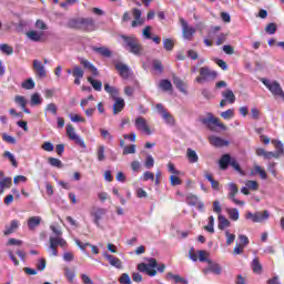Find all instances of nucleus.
Returning a JSON list of instances; mask_svg holds the SVG:
<instances>
[{"label": "nucleus", "instance_id": "nucleus-36", "mask_svg": "<svg viewBox=\"0 0 284 284\" xmlns=\"http://www.w3.org/2000/svg\"><path fill=\"white\" fill-rule=\"evenodd\" d=\"M95 156H97L98 161H100V162L105 161V146L103 144H101L97 148Z\"/></svg>", "mask_w": 284, "mask_h": 284}, {"label": "nucleus", "instance_id": "nucleus-40", "mask_svg": "<svg viewBox=\"0 0 284 284\" xmlns=\"http://www.w3.org/2000/svg\"><path fill=\"white\" fill-rule=\"evenodd\" d=\"M209 263V270L210 272H212V274H216L217 276L221 275V265H219L217 263H212L211 261H207Z\"/></svg>", "mask_w": 284, "mask_h": 284}, {"label": "nucleus", "instance_id": "nucleus-56", "mask_svg": "<svg viewBox=\"0 0 284 284\" xmlns=\"http://www.w3.org/2000/svg\"><path fill=\"white\" fill-rule=\"evenodd\" d=\"M231 168L235 170V172H239L240 174H243V170L241 169V164L236 161V159L232 158L231 160Z\"/></svg>", "mask_w": 284, "mask_h": 284}, {"label": "nucleus", "instance_id": "nucleus-64", "mask_svg": "<svg viewBox=\"0 0 284 284\" xmlns=\"http://www.w3.org/2000/svg\"><path fill=\"white\" fill-rule=\"evenodd\" d=\"M144 165L148 170L154 168V158H152V155H148Z\"/></svg>", "mask_w": 284, "mask_h": 284}, {"label": "nucleus", "instance_id": "nucleus-2", "mask_svg": "<svg viewBox=\"0 0 284 284\" xmlns=\"http://www.w3.org/2000/svg\"><path fill=\"white\" fill-rule=\"evenodd\" d=\"M120 39L123 41V48L128 50L131 54H134L135 57H143L145 53V49L143 48V44L139 41V38L136 36H125L121 34Z\"/></svg>", "mask_w": 284, "mask_h": 284}, {"label": "nucleus", "instance_id": "nucleus-52", "mask_svg": "<svg viewBox=\"0 0 284 284\" xmlns=\"http://www.w3.org/2000/svg\"><path fill=\"white\" fill-rule=\"evenodd\" d=\"M222 119H225V121H230V119H233L234 116V109H229L221 113Z\"/></svg>", "mask_w": 284, "mask_h": 284}, {"label": "nucleus", "instance_id": "nucleus-14", "mask_svg": "<svg viewBox=\"0 0 284 284\" xmlns=\"http://www.w3.org/2000/svg\"><path fill=\"white\" fill-rule=\"evenodd\" d=\"M103 258H105V261H108V263L112 267H115L116 270H123V262L121 261V258H119L108 252L103 253Z\"/></svg>", "mask_w": 284, "mask_h": 284}, {"label": "nucleus", "instance_id": "nucleus-41", "mask_svg": "<svg viewBox=\"0 0 284 284\" xmlns=\"http://www.w3.org/2000/svg\"><path fill=\"white\" fill-rule=\"evenodd\" d=\"M64 276L67 277V281H69V283H74L77 273H74V271L70 270V267H64Z\"/></svg>", "mask_w": 284, "mask_h": 284}, {"label": "nucleus", "instance_id": "nucleus-10", "mask_svg": "<svg viewBox=\"0 0 284 284\" xmlns=\"http://www.w3.org/2000/svg\"><path fill=\"white\" fill-rule=\"evenodd\" d=\"M67 136H69L71 141H74L77 145H80V148H85V141L77 134L72 124L67 125Z\"/></svg>", "mask_w": 284, "mask_h": 284}, {"label": "nucleus", "instance_id": "nucleus-9", "mask_svg": "<svg viewBox=\"0 0 284 284\" xmlns=\"http://www.w3.org/2000/svg\"><path fill=\"white\" fill-rule=\"evenodd\" d=\"M227 187H229L227 199H230V201L235 203V205H245L244 201L236 200V194H239V186L234 182H231L227 184Z\"/></svg>", "mask_w": 284, "mask_h": 284}, {"label": "nucleus", "instance_id": "nucleus-3", "mask_svg": "<svg viewBox=\"0 0 284 284\" xmlns=\"http://www.w3.org/2000/svg\"><path fill=\"white\" fill-rule=\"evenodd\" d=\"M156 268L160 274H163V272H165V264H159L154 257L149 258L148 263L138 264V270L148 276H156Z\"/></svg>", "mask_w": 284, "mask_h": 284}, {"label": "nucleus", "instance_id": "nucleus-25", "mask_svg": "<svg viewBox=\"0 0 284 284\" xmlns=\"http://www.w3.org/2000/svg\"><path fill=\"white\" fill-rule=\"evenodd\" d=\"M43 31L38 32L36 30L27 32L28 39H30V41H34L36 43H39V41H43Z\"/></svg>", "mask_w": 284, "mask_h": 284}, {"label": "nucleus", "instance_id": "nucleus-4", "mask_svg": "<svg viewBox=\"0 0 284 284\" xmlns=\"http://www.w3.org/2000/svg\"><path fill=\"white\" fill-rule=\"evenodd\" d=\"M71 28H75V30H83V32H94L97 30V23L92 18H79L72 20Z\"/></svg>", "mask_w": 284, "mask_h": 284}, {"label": "nucleus", "instance_id": "nucleus-53", "mask_svg": "<svg viewBox=\"0 0 284 284\" xmlns=\"http://www.w3.org/2000/svg\"><path fill=\"white\" fill-rule=\"evenodd\" d=\"M162 118L164 119L165 123H168L169 125H174L175 120L170 112L166 111Z\"/></svg>", "mask_w": 284, "mask_h": 284}, {"label": "nucleus", "instance_id": "nucleus-63", "mask_svg": "<svg viewBox=\"0 0 284 284\" xmlns=\"http://www.w3.org/2000/svg\"><path fill=\"white\" fill-rule=\"evenodd\" d=\"M41 148L44 152H54V144L52 142H44Z\"/></svg>", "mask_w": 284, "mask_h": 284}, {"label": "nucleus", "instance_id": "nucleus-23", "mask_svg": "<svg viewBox=\"0 0 284 284\" xmlns=\"http://www.w3.org/2000/svg\"><path fill=\"white\" fill-rule=\"evenodd\" d=\"M113 101V114H119L123 112V109L125 108V100H123L122 98H116Z\"/></svg>", "mask_w": 284, "mask_h": 284}, {"label": "nucleus", "instance_id": "nucleus-24", "mask_svg": "<svg viewBox=\"0 0 284 284\" xmlns=\"http://www.w3.org/2000/svg\"><path fill=\"white\" fill-rule=\"evenodd\" d=\"M232 155L230 154H223L219 161V165L221 170H227L230 168V164L232 163Z\"/></svg>", "mask_w": 284, "mask_h": 284}, {"label": "nucleus", "instance_id": "nucleus-12", "mask_svg": "<svg viewBox=\"0 0 284 284\" xmlns=\"http://www.w3.org/2000/svg\"><path fill=\"white\" fill-rule=\"evenodd\" d=\"M108 214L106 209L102 207H93L91 211V216H93V222L95 223L97 227H101V219Z\"/></svg>", "mask_w": 284, "mask_h": 284}, {"label": "nucleus", "instance_id": "nucleus-29", "mask_svg": "<svg viewBox=\"0 0 284 284\" xmlns=\"http://www.w3.org/2000/svg\"><path fill=\"white\" fill-rule=\"evenodd\" d=\"M27 225L29 230H36L41 225V216H31L29 217Z\"/></svg>", "mask_w": 284, "mask_h": 284}, {"label": "nucleus", "instance_id": "nucleus-48", "mask_svg": "<svg viewBox=\"0 0 284 284\" xmlns=\"http://www.w3.org/2000/svg\"><path fill=\"white\" fill-rule=\"evenodd\" d=\"M163 45L168 52H172V50H174V41L172 39H164Z\"/></svg>", "mask_w": 284, "mask_h": 284}, {"label": "nucleus", "instance_id": "nucleus-37", "mask_svg": "<svg viewBox=\"0 0 284 284\" xmlns=\"http://www.w3.org/2000/svg\"><path fill=\"white\" fill-rule=\"evenodd\" d=\"M217 219H219V225H217L219 230H225V227H230V224H231L230 220H227L225 216L220 214Z\"/></svg>", "mask_w": 284, "mask_h": 284}, {"label": "nucleus", "instance_id": "nucleus-45", "mask_svg": "<svg viewBox=\"0 0 284 284\" xmlns=\"http://www.w3.org/2000/svg\"><path fill=\"white\" fill-rule=\"evenodd\" d=\"M48 163L52 165V168H58V169L63 168V162H61V160L57 158H49Z\"/></svg>", "mask_w": 284, "mask_h": 284}, {"label": "nucleus", "instance_id": "nucleus-19", "mask_svg": "<svg viewBox=\"0 0 284 284\" xmlns=\"http://www.w3.org/2000/svg\"><path fill=\"white\" fill-rule=\"evenodd\" d=\"M21 225V222L19 220H12L9 226H6V230L3 231L4 236H10V234H14L17 230H19V226Z\"/></svg>", "mask_w": 284, "mask_h": 284}, {"label": "nucleus", "instance_id": "nucleus-51", "mask_svg": "<svg viewBox=\"0 0 284 284\" xmlns=\"http://www.w3.org/2000/svg\"><path fill=\"white\" fill-rule=\"evenodd\" d=\"M0 186L10 190L12 187V178H4L0 181Z\"/></svg>", "mask_w": 284, "mask_h": 284}, {"label": "nucleus", "instance_id": "nucleus-33", "mask_svg": "<svg viewBox=\"0 0 284 284\" xmlns=\"http://www.w3.org/2000/svg\"><path fill=\"white\" fill-rule=\"evenodd\" d=\"M88 81L92 85L93 90H95L97 92H101V90L103 89V82H101L100 80H94L92 77H89Z\"/></svg>", "mask_w": 284, "mask_h": 284}, {"label": "nucleus", "instance_id": "nucleus-62", "mask_svg": "<svg viewBox=\"0 0 284 284\" xmlns=\"http://www.w3.org/2000/svg\"><path fill=\"white\" fill-rule=\"evenodd\" d=\"M229 216L232 221H239V210L237 209H230Z\"/></svg>", "mask_w": 284, "mask_h": 284}, {"label": "nucleus", "instance_id": "nucleus-7", "mask_svg": "<svg viewBox=\"0 0 284 284\" xmlns=\"http://www.w3.org/2000/svg\"><path fill=\"white\" fill-rule=\"evenodd\" d=\"M245 219L247 221H252L253 223H263V221H267V219H270V211L256 213L247 212Z\"/></svg>", "mask_w": 284, "mask_h": 284}, {"label": "nucleus", "instance_id": "nucleus-17", "mask_svg": "<svg viewBox=\"0 0 284 284\" xmlns=\"http://www.w3.org/2000/svg\"><path fill=\"white\" fill-rule=\"evenodd\" d=\"M49 245H54V247H62V250H65L68 247V242L61 236H51L49 239Z\"/></svg>", "mask_w": 284, "mask_h": 284}, {"label": "nucleus", "instance_id": "nucleus-21", "mask_svg": "<svg viewBox=\"0 0 284 284\" xmlns=\"http://www.w3.org/2000/svg\"><path fill=\"white\" fill-rule=\"evenodd\" d=\"M211 145H214V148H225L227 145H230V142L224 140L223 138H219V136H211L209 139Z\"/></svg>", "mask_w": 284, "mask_h": 284}, {"label": "nucleus", "instance_id": "nucleus-18", "mask_svg": "<svg viewBox=\"0 0 284 284\" xmlns=\"http://www.w3.org/2000/svg\"><path fill=\"white\" fill-rule=\"evenodd\" d=\"M84 74L85 72L83 71V69H81V67L79 65L73 67L72 77L74 78L75 85H81V80L83 79Z\"/></svg>", "mask_w": 284, "mask_h": 284}, {"label": "nucleus", "instance_id": "nucleus-39", "mask_svg": "<svg viewBox=\"0 0 284 284\" xmlns=\"http://www.w3.org/2000/svg\"><path fill=\"white\" fill-rule=\"evenodd\" d=\"M159 88H161L163 92H170V90H172V82L168 79L161 80L159 83Z\"/></svg>", "mask_w": 284, "mask_h": 284}, {"label": "nucleus", "instance_id": "nucleus-59", "mask_svg": "<svg viewBox=\"0 0 284 284\" xmlns=\"http://www.w3.org/2000/svg\"><path fill=\"white\" fill-rule=\"evenodd\" d=\"M170 181H171V185L173 187H176V185H182L183 181L181 180V178L176 176V175H171L170 176Z\"/></svg>", "mask_w": 284, "mask_h": 284}, {"label": "nucleus", "instance_id": "nucleus-44", "mask_svg": "<svg viewBox=\"0 0 284 284\" xmlns=\"http://www.w3.org/2000/svg\"><path fill=\"white\" fill-rule=\"evenodd\" d=\"M186 203L187 205H191L192 207L196 206L199 203V196L194 195V194H189L186 196Z\"/></svg>", "mask_w": 284, "mask_h": 284}, {"label": "nucleus", "instance_id": "nucleus-61", "mask_svg": "<svg viewBox=\"0 0 284 284\" xmlns=\"http://www.w3.org/2000/svg\"><path fill=\"white\" fill-rule=\"evenodd\" d=\"M100 133H101V136H103L108 141H113L114 140V136L110 133L109 130L100 129Z\"/></svg>", "mask_w": 284, "mask_h": 284}, {"label": "nucleus", "instance_id": "nucleus-16", "mask_svg": "<svg viewBox=\"0 0 284 284\" xmlns=\"http://www.w3.org/2000/svg\"><path fill=\"white\" fill-rule=\"evenodd\" d=\"M115 70H118L121 79H130V67L123 62H115Z\"/></svg>", "mask_w": 284, "mask_h": 284}, {"label": "nucleus", "instance_id": "nucleus-57", "mask_svg": "<svg viewBox=\"0 0 284 284\" xmlns=\"http://www.w3.org/2000/svg\"><path fill=\"white\" fill-rule=\"evenodd\" d=\"M2 141L9 143L10 145H14L17 143V139L14 136L8 135L7 133L2 134Z\"/></svg>", "mask_w": 284, "mask_h": 284}, {"label": "nucleus", "instance_id": "nucleus-58", "mask_svg": "<svg viewBox=\"0 0 284 284\" xmlns=\"http://www.w3.org/2000/svg\"><path fill=\"white\" fill-rule=\"evenodd\" d=\"M119 283H121V284H132V278H130V275L128 273H123L119 278Z\"/></svg>", "mask_w": 284, "mask_h": 284}, {"label": "nucleus", "instance_id": "nucleus-1", "mask_svg": "<svg viewBox=\"0 0 284 284\" xmlns=\"http://www.w3.org/2000/svg\"><path fill=\"white\" fill-rule=\"evenodd\" d=\"M120 39L123 41V48L128 50L131 54H134L135 57H143L145 53V49L143 48V44L139 41V38L136 36H125L121 34Z\"/></svg>", "mask_w": 284, "mask_h": 284}, {"label": "nucleus", "instance_id": "nucleus-55", "mask_svg": "<svg viewBox=\"0 0 284 284\" xmlns=\"http://www.w3.org/2000/svg\"><path fill=\"white\" fill-rule=\"evenodd\" d=\"M0 50L4 54H14V49L12 47H10L9 44H1Z\"/></svg>", "mask_w": 284, "mask_h": 284}, {"label": "nucleus", "instance_id": "nucleus-27", "mask_svg": "<svg viewBox=\"0 0 284 284\" xmlns=\"http://www.w3.org/2000/svg\"><path fill=\"white\" fill-rule=\"evenodd\" d=\"M93 52H97L105 59H110L112 57V50H110L108 47H95L93 48Z\"/></svg>", "mask_w": 284, "mask_h": 284}, {"label": "nucleus", "instance_id": "nucleus-30", "mask_svg": "<svg viewBox=\"0 0 284 284\" xmlns=\"http://www.w3.org/2000/svg\"><path fill=\"white\" fill-rule=\"evenodd\" d=\"M251 267L254 274H263V265H261L258 257L253 258Z\"/></svg>", "mask_w": 284, "mask_h": 284}, {"label": "nucleus", "instance_id": "nucleus-54", "mask_svg": "<svg viewBox=\"0 0 284 284\" xmlns=\"http://www.w3.org/2000/svg\"><path fill=\"white\" fill-rule=\"evenodd\" d=\"M153 69L156 70L158 72L163 73V70H165V67L163 65V62L160 60H154L153 61Z\"/></svg>", "mask_w": 284, "mask_h": 284}, {"label": "nucleus", "instance_id": "nucleus-13", "mask_svg": "<svg viewBox=\"0 0 284 284\" xmlns=\"http://www.w3.org/2000/svg\"><path fill=\"white\" fill-rule=\"evenodd\" d=\"M135 128L139 132H143L146 135L152 134V130H150V125H148V120L143 116H138L135 119Z\"/></svg>", "mask_w": 284, "mask_h": 284}, {"label": "nucleus", "instance_id": "nucleus-15", "mask_svg": "<svg viewBox=\"0 0 284 284\" xmlns=\"http://www.w3.org/2000/svg\"><path fill=\"white\" fill-rule=\"evenodd\" d=\"M33 72L38 79H45L48 77V71L41 61L33 60Z\"/></svg>", "mask_w": 284, "mask_h": 284}, {"label": "nucleus", "instance_id": "nucleus-60", "mask_svg": "<svg viewBox=\"0 0 284 284\" xmlns=\"http://www.w3.org/2000/svg\"><path fill=\"white\" fill-rule=\"evenodd\" d=\"M14 101L18 103V105L22 106V109H26L28 102L23 95H16Z\"/></svg>", "mask_w": 284, "mask_h": 284}, {"label": "nucleus", "instance_id": "nucleus-31", "mask_svg": "<svg viewBox=\"0 0 284 284\" xmlns=\"http://www.w3.org/2000/svg\"><path fill=\"white\" fill-rule=\"evenodd\" d=\"M222 97L227 103L231 104L234 103V101H236V95L234 94V91H232L231 89H227L226 91L222 92Z\"/></svg>", "mask_w": 284, "mask_h": 284}, {"label": "nucleus", "instance_id": "nucleus-11", "mask_svg": "<svg viewBox=\"0 0 284 284\" xmlns=\"http://www.w3.org/2000/svg\"><path fill=\"white\" fill-rule=\"evenodd\" d=\"M133 21L131 22V28H139V26H143L145 23V19L143 17V12L141 9L133 8L131 10Z\"/></svg>", "mask_w": 284, "mask_h": 284}, {"label": "nucleus", "instance_id": "nucleus-38", "mask_svg": "<svg viewBox=\"0 0 284 284\" xmlns=\"http://www.w3.org/2000/svg\"><path fill=\"white\" fill-rule=\"evenodd\" d=\"M4 159H8L13 168H19V162H17V158L10 151H6L3 153Z\"/></svg>", "mask_w": 284, "mask_h": 284}, {"label": "nucleus", "instance_id": "nucleus-28", "mask_svg": "<svg viewBox=\"0 0 284 284\" xmlns=\"http://www.w3.org/2000/svg\"><path fill=\"white\" fill-rule=\"evenodd\" d=\"M252 176H256V174L260 175V179H267V172H265V169L261 168V165L255 164L253 170L251 171Z\"/></svg>", "mask_w": 284, "mask_h": 284}, {"label": "nucleus", "instance_id": "nucleus-35", "mask_svg": "<svg viewBox=\"0 0 284 284\" xmlns=\"http://www.w3.org/2000/svg\"><path fill=\"white\" fill-rule=\"evenodd\" d=\"M168 276L174 281L175 284H190L185 277H182L179 274L169 273Z\"/></svg>", "mask_w": 284, "mask_h": 284}, {"label": "nucleus", "instance_id": "nucleus-46", "mask_svg": "<svg viewBox=\"0 0 284 284\" xmlns=\"http://www.w3.org/2000/svg\"><path fill=\"white\" fill-rule=\"evenodd\" d=\"M245 186L248 189V190H252L253 192H256L258 191V182L254 181V180H247L245 182Z\"/></svg>", "mask_w": 284, "mask_h": 284}, {"label": "nucleus", "instance_id": "nucleus-5", "mask_svg": "<svg viewBox=\"0 0 284 284\" xmlns=\"http://www.w3.org/2000/svg\"><path fill=\"white\" fill-rule=\"evenodd\" d=\"M200 75L195 78L196 83H210V81H215L216 77H219V73L210 67H201Z\"/></svg>", "mask_w": 284, "mask_h": 284}, {"label": "nucleus", "instance_id": "nucleus-49", "mask_svg": "<svg viewBox=\"0 0 284 284\" xmlns=\"http://www.w3.org/2000/svg\"><path fill=\"white\" fill-rule=\"evenodd\" d=\"M276 30H277L276 23L271 22L266 26L265 33L266 34H276Z\"/></svg>", "mask_w": 284, "mask_h": 284}, {"label": "nucleus", "instance_id": "nucleus-32", "mask_svg": "<svg viewBox=\"0 0 284 284\" xmlns=\"http://www.w3.org/2000/svg\"><path fill=\"white\" fill-rule=\"evenodd\" d=\"M173 83L175 85V88H178V90H180V92H183V94H187V90L185 89V82H183V80H181V78H173Z\"/></svg>", "mask_w": 284, "mask_h": 284}, {"label": "nucleus", "instance_id": "nucleus-20", "mask_svg": "<svg viewBox=\"0 0 284 284\" xmlns=\"http://www.w3.org/2000/svg\"><path fill=\"white\" fill-rule=\"evenodd\" d=\"M80 64L83 65V68L85 70H90V72L93 77H99V69H97V67H94V64H92V62H90L85 59H81Z\"/></svg>", "mask_w": 284, "mask_h": 284}, {"label": "nucleus", "instance_id": "nucleus-6", "mask_svg": "<svg viewBox=\"0 0 284 284\" xmlns=\"http://www.w3.org/2000/svg\"><path fill=\"white\" fill-rule=\"evenodd\" d=\"M202 123L206 125L212 132H216V128H220L221 130H227V126H225V124H223L219 118H214L212 113H210L209 118H204Z\"/></svg>", "mask_w": 284, "mask_h": 284}, {"label": "nucleus", "instance_id": "nucleus-22", "mask_svg": "<svg viewBox=\"0 0 284 284\" xmlns=\"http://www.w3.org/2000/svg\"><path fill=\"white\" fill-rule=\"evenodd\" d=\"M104 91L110 95L112 101L119 99V89H116V87H112L110 83H104Z\"/></svg>", "mask_w": 284, "mask_h": 284}, {"label": "nucleus", "instance_id": "nucleus-26", "mask_svg": "<svg viewBox=\"0 0 284 284\" xmlns=\"http://www.w3.org/2000/svg\"><path fill=\"white\" fill-rule=\"evenodd\" d=\"M204 178L211 182L212 190H214L215 192H221V184L219 183V181L214 180L213 175L210 172L205 171Z\"/></svg>", "mask_w": 284, "mask_h": 284}, {"label": "nucleus", "instance_id": "nucleus-50", "mask_svg": "<svg viewBox=\"0 0 284 284\" xmlns=\"http://www.w3.org/2000/svg\"><path fill=\"white\" fill-rule=\"evenodd\" d=\"M204 230L211 234H214V216H209V224L204 226Z\"/></svg>", "mask_w": 284, "mask_h": 284}, {"label": "nucleus", "instance_id": "nucleus-8", "mask_svg": "<svg viewBox=\"0 0 284 284\" xmlns=\"http://www.w3.org/2000/svg\"><path fill=\"white\" fill-rule=\"evenodd\" d=\"M180 23L182 26V34L186 41H192V38L196 34V29L187 24L185 19L181 18Z\"/></svg>", "mask_w": 284, "mask_h": 284}, {"label": "nucleus", "instance_id": "nucleus-42", "mask_svg": "<svg viewBox=\"0 0 284 284\" xmlns=\"http://www.w3.org/2000/svg\"><path fill=\"white\" fill-rule=\"evenodd\" d=\"M31 105L34 106V105H41V103H43V98H41V94L40 93H33L31 95Z\"/></svg>", "mask_w": 284, "mask_h": 284}, {"label": "nucleus", "instance_id": "nucleus-43", "mask_svg": "<svg viewBox=\"0 0 284 284\" xmlns=\"http://www.w3.org/2000/svg\"><path fill=\"white\" fill-rule=\"evenodd\" d=\"M122 154L123 156H128V154H136V144L124 146Z\"/></svg>", "mask_w": 284, "mask_h": 284}, {"label": "nucleus", "instance_id": "nucleus-34", "mask_svg": "<svg viewBox=\"0 0 284 284\" xmlns=\"http://www.w3.org/2000/svg\"><path fill=\"white\" fill-rule=\"evenodd\" d=\"M186 159L191 163H199V154H196V151L192 149L186 150Z\"/></svg>", "mask_w": 284, "mask_h": 284}, {"label": "nucleus", "instance_id": "nucleus-47", "mask_svg": "<svg viewBox=\"0 0 284 284\" xmlns=\"http://www.w3.org/2000/svg\"><path fill=\"white\" fill-rule=\"evenodd\" d=\"M22 88L23 90H34V80H32V78L27 79L24 82H22Z\"/></svg>", "mask_w": 284, "mask_h": 284}]
</instances>
